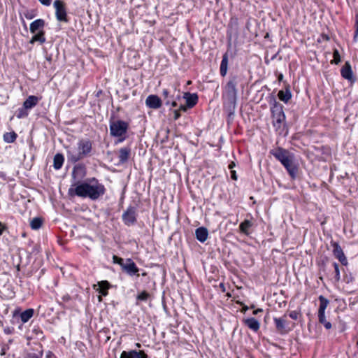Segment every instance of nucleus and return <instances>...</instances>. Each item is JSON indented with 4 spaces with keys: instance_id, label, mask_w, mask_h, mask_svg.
I'll return each instance as SVG.
<instances>
[{
    "instance_id": "obj_43",
    "label": "nucleus",
    "mask_w": 358,
    "mask_h": 358,
    "mask_svg": "<svg viewBox=\"0 0 358 358\" xmlns=\"http://www.w3.org/2000/svg\"><path fill=\"white\" fill-rule=\"evenodd\" d=\"M181 98L180 91L176 89V93L175 94V98L173 100H176V101H179Z\"/></svg>"
},
{
    "instance_id": "obj_23",
    "label": "nucleus",
    "mask_w": 358,
    "mask_h": 358,
    "mask_svg": "<svg viewBox=\"0 0 358 358\" xmlns=\"http://www.w3.org/2000/svg\"><path fill=\"white\" fill-rule=\"evenodd\" d=\"M45 25V22L43 20L38 19L34 20L30 24V31L33 34L36 33L37 31H39L42 29Z\"/></svg>"
},
{
    "instance_id": "obj_44",
    "label": "nucleus",
    "mask_w": 358,
    "mask_h": 358,
    "mask_svg": "<svg viewBox=\"0 0 358 358\" xmlns=\"http://www.w3.org/2000/svg\"><path fill=\"white\" fill-rule=\"evenodd\" d=\"M173 114H174L173 118L176 120H178L180 117V113L178 110H173Z\"/></svg>"
},
{
    "instance_id": "obj_58",
    "label": "nucleus",
    "mask_w": 358,
    "mask_h": 358,
    "mask_svg": "<svg viewBox=\"0 0 358 358\" xmlns=\"http://www.w3.org/2000/svg\"><path fill=\"white\" fill-rule=\"evenodd\" d=\"M357 345H358V341H357Z\"/></svg>"
},
{
    "instance_id": "obj_10",
    "label": "nucleus",
    "mask_w": 358,
    "mask_h": 358,
    "mask_svg": "<svg viewBox=\"0 0 358 358\" xmlns=\"http://www.w3.org/2000/svg\"><path fill=\"white\" fill-rule=\"evenodd\" d=\"M331 245L333 247V254L334 257L337 258L343 265H347V258L339 244L336 242H334L331 243Z\"/></svg>"
},
{
    "instance_id": "obj_49",
    "label": "nucleus",
    "mask_w": 358,
    "mask_h": 358,
    "mask_svg": "<svg viewBox=\"0 0 358 358\" xmlns=\"http://www.w3.org/2000/svg\"><path fill=\"white\" fill-rule=\"evenodd\" d=\"M236 166V164L234 162H231L229 164V169L230 170H233L234 167Z\"/></svg>"
},
{
    "instance_id": "obj_4",
    "label": "nucleus",
    "mask_w": 358,
    "mask_h": 358,
    "mask_svg": "<svg viewBox=\"0 0 358 358\" xmlns=\"http://www.w3.org/2000/svg\"><path fill=\"white\" fill-rule=\"evenodd\" d=\"M236 82L235 79L229 80L227 85V96L229 104V113H228V124H230L233 120L234 110L236 106Z\"/></svg>"
},
{
    "instance_id": "obj_25",
    "label": "nucleus",
    "mask_w": 358,
    "mask_h": 358,
    "mask_svg": "<svg viewBox=\"0 0 358 358\" xmlns=\"http://www.w3.org/2000/svg\"><path fill=\"white\" fill-rule=\"evenodd\" d=\"M99 288L97 291L103 296L108 294V289L109 288V282L106 280H103L98 282Z\"/></svg>"
},
{
    "instance_id": "obj_8",
    "label": "nucleus",
    "mask_w": 358,
    "mask_h": 358,
    "mask_svg": "<svg viewBox=\"0 0 358 358\" xmlns=\"http://www.w3.org/2000/svg\"><path fill=\"white\" fill-rule=\"evenodd\" d=\"M53 5L55 8L57 20L60 22H67L66 10L64 2L60 0H55Z\"/></svg>"
},
{
    "instance_id": "obj_50",
    "label": "nucleus",
    "mask_w": 358,
    "mask_h": 358,
    "mask_svg": "<svg viewBox=\"0 0 358 358\" xmlns=\"http://www.w3.org/2000/svg\"><path fill=\"white\" fill-rule=\"evenodd\" d=\"M4 229H5L4 227L0 222V235H1L3 234Z\"/></svg>"
},
{
    "instance_id": "obj_21",
    "label": "nucleus",
    "mask_w": 358,
    "mask_h": 358,
    "mask_svg": "<svg viewBox=\"0 0 358 358\" xmlns=\"http://www.w3.org/2000/svg\"><path fill=\"white\" fill-rule=\"evenodd\" d=\"M131 150L129 148L124 147L122 148L119 151V160L121 163H124L127 162L129 156H130Z\"/></svg>"
},
{
    "instance_id": "obj_46",
    "label": "nucleus",
    "mask_w": 358,
    "mask_h": 358,
    "mask_svg": "<svg viewBox=\"0 0 358 358\" xmlns=\"http://www.w3.org/2000/svg\"><path fill=\"white\" fill-rule=\"evenodd\" d=\"M169 104H171V106L172 107H173V108H175V107H177V106H178V102L176 101V100H172V101H171V102H170V103H169Z\"/></svg>"
},
{
    "instance_id": "obj_27",
    "label": "nucleus",
    "mask_w": 358,
    "mask_h": 358,
    "mask_svg": "<svg viewBox=\"0 0 358 358\" xmlns=\"http://www.w3.org/2000/svg\"><path fill=\"white\" fill-rule=\"evenodd\" d=\"M34 315V310L31 308L27 309L20 314V319L23 323L28 322Z\"/></svg>"
},
{
    "instance_id": "obj_1",
    "label": "nucleus",
    "mask_w": 358,
    "mask_h": 358,
    "mask_svg": "<svg viewBox=\"0 0 358 358\" xmlns=\"http://www.w3.org/2000/svg\"><path fill=\"white\" fill-rule=\"evenodd\" d=\"M73 191L78 196L96 200L104 194L105 188L97 180L93 178L78 184Z\"/></svg>"
},
{
    "instance_id": "obj_16",
    "label": "nucleus",
    "mask_w": 358,
    "mask_h": 358,
    "mask_svg": "<svg viewBox=\"0 0 358 358\" xmlns=\"http://www.w3.org/2000/svg\"><path fill=\"white\" fill-rule=\"evenodd\" d=\"M277 331L281 334H285L288 332L286 328V320L284 318L275 317L273 319Z\"/></svg>"
},
{
    "instance_id": "obj_11",
    "label": "nucleus",
    "mask_w": 358,
    "mask_h": 358,
    "mask_svg": "<svg viewBox=\"0 0 358 358\" xmlns=\"http://www.w3.org/2000/svg\"><path fill=\"white\" fill-rule=\"evenodd\" d=\"M122 220L127 225L134 224L136 222V209L134 207H129L123 213Z\"/></svg>"
},
{
    "instance_id": "obj_5",
    "label": "nucleus",
    "mask_w": 358,
    "mask_h": 358,
    "mask_svg": "<svg viewBox=\"0 0 358 358\" xmlns=\"http://www.w3.org/2000/svg\"><path fill=\"white\" fill-rule=\"evenodd\" d=\"M129 128V124L123 120L110 122V134L112 136L120 138L119 142L125 139V135Z\"/></svg>"
},
{
    "instance_id": "obj_41",
    "label": "nucleus",
    "mask_w": 358,
    "mask_h": 358,
    "mask_svg": "<svg viewBox=\"0 0 358 358\" xmlns=\"http://www.w3.org/2000/svg\"><path fill=\"white\" fill-rule=\"evenodd\" d=\"M188 108H190L187 104L186 105H180L178 110L185 112Z\"/></svg>"
},
{
    "instance_id": "obj_12",
    "label": "nucleus",
    "mask_w": 358,
    "mask_h": 358,
    "mask_svg": "<svg viewBox=\"0 0 358 358\" xmlns=\"http://www.w3.org/2000/svg\"><path fill=\"white\" fill-rule=\"evenodd\" d=\"M145 104L150 108L158 109L162 106V101L158 96L151 94L146 98Z\"/></svg>"
},
{
    "instance_id": "obj_54",
    "label": "nucleus",
    "mask_w": 358,
    "mask_h": 358,
    "mask_svg": "<svg viewBox=\"0 0 358 358\" xmlns=\"http://www.w3.org/2000/svg\"><path fill=\"white\" fill-rule=\"evenodd\" d=\"M46 59H47V60L50 61L51 60V57L50 56L47 57Z\"/></svg>"
},
{
    "instance_id": "obj_31",
    "label": "nucleus",
    "mask_w": 358,
    "mask_h": 358,
    "mask_svg": "<svg viewBox=\"0 0 358 358\" xmlns=\"http://www.w3.org/2000/svg\"><path fill=\"white\" fill-rule=\"evenodd\" d=\"M27 110L28 109L25 108L24 106L18 108L16 114L17 117L19 119L26 117L28 115Z\"/></svg>"
},
{
    "instance_id": "obj_17",
    "label": "nucleus",
    "mask_w": 358,
    "mask_h": 358,
    "mask_svg": "<svg viewBox=\"0 0 358 358\" xmlns=\"http://www.w3.org/2000/svg\"><path fill=\"white\" fill-rule=\"evenodd\" d=\"M183 98L186 101V104L191 108L194 106L198 101V96L196 94L189 92L184 93Z\"/></svg>"
},
{
    "instance_id": "obj_48",
    "label": "nucleus",
    "mask_w": 358,
    "mask_h": 358,
    "mask_svg": "<svg viewBox=\"0 0 358 358\" xmlns=\"http://www.w3.org/2000/svg\"><path fill=\"white\" fill-rule=\"evenodd\" d=\"M262 312H263V310H262V308H257V309H256V310H255L253 311V314H254V315H257V314H259V313H262Z\"/></svg>"
},
{
    "instance_id": "obj_55",
    "label": "nucleus",
    "mask_w": 358,
    "mask_h": 358,
    "mask_svg": "<svg viewBox=\"0 0 358 358\" xmlns=\"http://www.w3.org/2000/svg\"><path fill=\"white\" fill-rule=\"evenodd\" d=\"M136 345L137 348H141V344L140 343H136Z\"/></svg>"
},
{
    "instance_id": "obj_42",
    "label": "nucleus",
    "mask_w": 358,
    "mask_h": 358,
    "mask_svg": "<svg viewBox=\"0 0 358 358\" xmlns=\"http://www.w3.org/2000/svg\"><path fill=\"white\" fill-rule=\"evenodd\" d=\"M230 173H231V179L234 180H236L237 178H238V176L236 175V171L230 170Z\"/></svg>"
},
{
    "instance_id": "obj_37",
    "label": "nucleus",
    "mask_w": 358,
    "mask_h": 358,
    "mask_svg": "<svg viewBox=\"0 0 358 358\" xmlns=\"http://www.w3.org/2000/svg\"><path fill=\"white\" fill-rule=\"evenodd\" d=\"M149 296H150V294L147 292L143 291V292H141L137 296V300H139V301H147V299L149 298Z\"/></svg>"
},
{
    "instance_id": "obj_20",
    "label": "nucleus",
    "mask_w": 358,
    "mask_h": 358,
    "mask_svg": "<svg viewBox=\"0 0 358 358\" xmlns=\"http://www.w3.org/2000/svg\"><path fill=\"white\" fill-rule=\"evenodd\" d=\"M252 226L253 223L251 220H245L240 224L239 229L243 234L249 235L251 233L250 229Z\"/></svg>"
},
{
    "instance_id": "obj_14",
    "label": "nucleus",
    "mask_w": 358,
    "mask_h": 358,
    "mask_svg": "<svg viewBox=\"0 0 358 358\" xmlns=\"http://www.w3.org/2000/svg\"><path fill=\"white\" fill-rule=\"evenodd\" d=\"M120 358H148V356L142 350H130L129 352L123 351L120 355Z\"/></svg>"
},
{
    "instance_id": "obj_13",
    "label": "nucleus",
    "mask_w": 358,
    "mask_h": 358,
    "mask_svg": "<svg viewBox=\"0 0 358 358\" xmlns=\"http://www.w3.org/2000/svg\"><path fill=\"white\" fill-rule=\"evenodd\" d=\"M122 270L129 275H136L139 271L136 264L129 258L125 260V264L123 266Z\"/></svg>"
},
{
    "instance_id": "obj_32",
    "label": "nucleus",
    "mask_w": 358,
    "mask_h": 358,
    "mask_svg": "<svg viewBox=\"0 0 358 358\" xmlns=\"http://www.w3.org/2000/svg\"><path fill=\"white\" fill-rule=\"evenodd\" d=\"M334 59L331 62V64H338L341 62V55L337 49H335L333 52Z\"/></svg>"
},
{
    "instance_id": "obj_40",
    "label": "nucleus",
    "mask_w": 358,
    "mask_h": 358,
    "mask_svg": "<svg viewBox=\"0 0 358 358\" xmlns=\"http://www.w3.org/2000/svg\"><path fill=\"white\" fill-rule=\"evenodd\" d=\"M224 57H223L220 62V74L222 76H224Z\"/></svg>"
},
{
    "instance_id": "obj_19",
    "label": "nucleus",
    "mask_w": 358,
    "mask_h": 358,
    "mask_svg": "<svg viewBox=\"0 0 358 358\" xmlns=\"http://www.w3.org/2000/svg\"><path fill=\"white\" fill-rule=\"evenodd\" d=\"M40 99L38 96L31 95L24 101L23 106L27 109H31L37 105Z\"/></svg>"
},
{
    "instance_id": "obj_53",
    "label": "nucleus",
    "mask_w": 358,
    "mask_h": 358,
    "mask_svg": "<svg viewBox=\"0 0 358 358\" xmlns=\"http://www.w3.org/2000/svg\"><path fill=\"white\" fill-rule=\"evenodd\" d=\"M27 18L28 19H31L32 18V16L31 15H25Z\"/></svg>"
},
{
    "instance_id": "obj_6",
    "label": "nucleus",
    "mask_w": 358,
    "mask_h": 358,
    "mask_svg": "<svg viewBox=\"0 0 358 358\" xmlns=\"http://www.w3.org/2000/svg\"><path fill=\"white\" fill-rule=\"evenodd\" d=\"M273 125L276 131L280 130L282 124L285 122V115L283 112V106L277 102H275L271 108Z\"/></svg>"
},
{
    "instance_id": "obj_47",
    "label": "nucleus",
    "mask_w": 358,
    "mask_h": 358,
    "mask_svg": "<svg viewBox=\"0 0 358 358\" xmlns=\"http://www.w3.org/2000/svg\"><path fill=\"white\" fill-rule=\"evenodd\" d=\"M176 93V87L174 88L173 90V93L169 96V99H171V101L173 100L174 98H175V94Z\"/></svg>"
},
{
    "instance_id": "obj_30",
    "label": "nucleus",
    "mask_w": 358,
    "mask_h": 358,
    "mask_svg": "<svg viewBox=\"0 0 358 358\" xmlns=\"http://www.w3.org/2000/svg\"><path fill=\"white\" fill-rule=\"evenodd\" d=\"M17 135L15 132H8L3 135V140L6 143H13L15 141Z\"/></svg>"
},
{
    "instance_id": "obj_24",
    "label": "nucleus",
    "mask_w": 358,
    "mask_h": 358,
    "mask_svg": "<svg viewBox=\"0 0 358 358\" xmlns=\"http://www.w3.org/2000/svg\"><path fill=\"white\" fill-rule=\"evenodd\" d=\"M279 99L285 103H287L292 98V93L289 88L286 90H280L278 94Z\"/></svg>"
},
{
    "instance_id": "obj_45",
    "label": "nucleus",
    "mask_w": 358,
    "mask_h": 358,
    "mask_svg": "<svg viewBox=\"0 0 358 358\" xmlns=\"http://www.w3.org/2000/svg\"><path fill=\"white\" fill-rule=\"evenodd\" d=\"M43 5L50 6L52 0H38Z\"/></svg>"
},
{
    "instance_id": "obj_2",
    "label": "nucleus",
    "mask_w": 358,
    "mask_h": 358,
    "mask_svg": "<svg viewBox=\"0 0 358 358\" xmlns=\"http://www.w3.org/2000/svg\"><path fill=\"white\" fill-rule=\"evenodd\" d=\"M269 152L283 165L292 179H294L296 177L298 173V166L294 163V154L280 147L272 149Z\"/></svg>"
},
{
    "instance_id": "obj_52",
    "label": "nucleus",
    "mask_w": 358,
    "mask_h": 358,
    "mask_svg": "<svg viewBox=\"0 0 358 358\" xmlns=\"http://www.w3.org/2000/svg\"><path fill=\"white\" fill-rule=\"evenodd\" d=\"M220 287H222L224 289V282H220Z\"/></svg>"
},
{
    "instance_id": "obj_56",
    "label": "nucleus",
    "mask_w": 358,
    "mask_h": 358,
    "mask_svg": "<svg viewBox=\"0 0 358 358\" xmlns=\"http://www.w3.org/2000/svg\"><path fill=\"white\" fill-rule=\"evenodd\" d=\"M282 75H280V76H279V80H282Z\"/></svg>"
},
{
    "instance_id": "obj_15",
    "label": "nucleus",
    "mask_w": 358,
    "mask_h": 358,
    "mask_svg": "<svg viewBox=\"0 0 358 358\" xmlns=\"http://www.w3.org/2000/svg\"><path fill=\"white\" fill-rule=\"evenodd\" d=\"M341 73L343 78H345L349 81H351V82L355 81V79L353 78L352 68H351V66L349 62H345L344 66L341 68Z\"/></svg>"
},
{
    "instance_id": "obj_28",
    "label": "nucleus",
    "mask_w": 358,
    "mask_h": 358,
    "mask_svg": "<svg viewBox=\"0 0 358 358\" xmlns=\"http://www.w3.org/2000/svg\"><path fill=\"white\" fill-rule=\"evenodd\" d=\"M45 41V38L44 36V31H39L36 33L31 39L30 43H34L35 42H39L41 43H43Z\"/></svg>"
},
{
    "instance_id": "obj_35",
    "label": "nucleus",
    "mask_w": 358,
    "mask_h": 358,
    "mask_svg": "<svg viewBox=\"0 0 358 358\" xmlns=\"http://www.w3.org/2000/svg\"><path fill=\"white\" fill-rule=\"evenodd\" d=\"M113 262L114 264H119L121 268H122L123 266H124L125 264V261L122 259V258H120L116 255H113Z\"/></svg>"
},
{
    "instance_id": "obj_9",
    "label": "nucleus",
    "mask_w": 358,
    "mask_h": 358,
    "mask_svg": "<svg viewBox=\"0 0 358 358\" xmlns=\"http://www.w3.org/2000/svg\"><path fill=\"white\" fill-rule=\"evenodd\" d=\"M238 38V21L237 19H231L228 28V42L231 45L235 43Z\"/></svg>"
},
{
    "instance_id": "obj_29",
    "label": "nucleus",
    "mask_w": 358,
    "mask_h": 358,
    "mask_svg": "<svg viewBox=\"0 0 358 358\" xmlns=\"http://www.w3.org/2000/svg\"><path fill=\"white\" fill-rule=\"evenodd\" d=\"M43 223V220L40 217H34L33 220H31L30 222V226L32 229L37 230L38 229Z\"/></svg>"
},
{
    "instance_id": "obj_38",
    "label": "nucleus",
    "mask_w": 358,
    "mask_h": 358,
    "mask_svg": "<svg viewBox=\"0 0 358 358\" xmlns=\"http://www.w3.org/2000/svg\"><path fill=\"white\" fill-rule=\"evenodd\" d=\"M162 95H163L164 99H166V104L169 105V103L171 102V99H169V96H170L169 90H168L166 89L163 90Z\"/></svg>"
},
{
    "instance_id": "obj_39",
    "label": "nucleus",
    "mask_w": 358,
    "mask_h": 358,
    "mask_svg": "<svg viewBox=\"0 0 358 358\" xmlns=\"http://www.w3.org/2000/svg\"><path fill=\"white\" fill-rule=\"evenodd\" d=\"M299 313L296 310L291 311L289 314V316L293 320H297L299 317Z\"/></svg>"
},
{
    "instance_id": "obj_36",
    "label": "nucleus",
    "mask_w": 358,
    "mask_h": 358,
    "mask_svg": "<svg viewBox=\"0 0 358 358\" xmlns=\"http://www.w3.org/2000/svg\"><path fill=\"white\" fill-rule=\"evenodd\" d=\"M355 31L353 37V41L357 42L358 40V13L355 15Z\"/></svg>"
},
{
    "instance_id": "obj_51",
    "label": "nucleus",
    "mask_w": 358,
    "mask_h": 358,
    "mask_svg": "<svg viewBox=\"0 0 358 358\" xmlns=\"http://www.w3.org/2000/svg\"><path fill=\"white\" fill-rule=\"evenodd\" d=\"M227 57H225V69H224L225 73H227Z\"/></svg>"
},
{
    "instance_id": "obj_7",
    "label": "nucleus",
    "mask_w": 358,
    "mask_h": 358,
    "mask_svg": "<svg viewBox=\"0 0 358 358\" xmlns=\"http://www.w3.org/2000/svg\"><path fill=\"white\" fill-rule=\"evenodd\" d=\"M320 306L318 309V321L323 324L326 329H330L332 327L331 322L327 321L325 317V310L327 309L329 301L324 296L320 295L319 296Z\"/></svg>"
},
{
    "instance_id": "obj_22",
    "label": "nucleus",
    "mask_w": 358,
    "mask_h": 358,
    "mask_svg": "<svg viewBox=\"0 0 358 358\" xmlns=\"http://www.w3.org/2000/svg\"><path fill=\"white\" fill-rule=\"evenodd\" d=\"M196 237L197 240H199L200 242L203 243L206 241L208 238V230L204 227H199L197 229H196Z\"/></svg>"
},
{
    "instance_id": "obj_57",
    "label": "nucleus",
    "mask_w": 358,
    "mask_h": 358,
    "mask_svg": "<svg viewBox=\"0 0 358 358\" xmlns=\"http://www.w3.org/2000/svg\"><path fill=\"white\" fill-rule=\"evenodd\" d=\"M99 300L101 301V296H99Z\"/></svg>"
},
{
    "instance_id": "obj_26",
    "label": "nucleus",
    "mask_w": 358,
    "mask_h": 358,
    "mask_svg": "<svg viewBox=\"0 0 358 358\" xmlns=\"http://www.w3.org/2000/svg\"><path fill=\"white\" fill-rule=\"evenodd\" d=\"M64 161V158L62 154H56L54 157V168L57 170L61 169Z\"/></svg>"
},
{
    "instance_id": "obj_34",
    "label": "nucleus",
    "mask_w": 358,
    "mask_h": 358,
    "mask_svg": "<svg viewBox=\"0 0 358 358\" xmlns=\"http://www.w3.org/2000/svg\"><path fill=\"white\" fill-rule=\"evenodd\" d=\"M43 356L42 351L39 350L38 352H31L27 353L25 358H41Z\"/></svg>"
},
{
    "instance_id": "obj_18",
    "label": "nucleus",
    "mask_w": 358,
    "mask_h": 358,
    "mask_svg": "<svg viewBox=\"0 0 358 358\" xmlns=\"http://www.w3.org/2000/svg\"><path fill=\"white\" fill-rule=\"evenodd\" d=\"M243 323L251 330L254 331H257L259 329L260 324L259 322L254 317H250L243 320Z\"/></svg>"
},
{
    "instance_id": "obj_33",
    "label": "nucleus",
    "mask_w": 358,
    "mask_h": 358,
    "mask_svg": "<svg viewBox=\"0 0 358 358\" xmlns=\"http://www.w3.org/2000/svg\"><path fill=\"white\" fill-rule=\"evenodd\" d=\"M333 266L334 268V273H335L334 278H335V281L336 282H338L340 280V279H341L340 271H339V265H338V264L334 262L333 264Z\"/></svg>"
},
{
    "instance_id": "obj_3",
    "label": "nucleus",
    "mask_w": 358,
    "mask_h": 358,
    "mask_svg": "<svg viewBox=\"0 0 358 358\" xmlns=\"http://www.w3.org/2000/svg\"><path fill=\"white\" fill-rule=\"evenodd\" d=\"M92 142L90 140H80L76 145L68 148V159L72 162H76L88 156L92 151Z\"/></svg>"
}]
</instances>
